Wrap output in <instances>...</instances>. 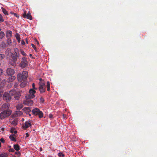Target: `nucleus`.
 Returning a JSON list of instances; mask_svg holds the SVG:
<instances>
[{"instance_id":"nucleus-2","label":"nucleus","mask_w":157,"mask_h":157,"mask_svg":"<svg viewBox=\"0 0 157 157\" xmlns=\"http://www.w3.org/2000/svg\"><path fill=\"white\" fill-rule=\"evenodd\" d=\"M28 76V72L26 71H23L21 73H19L17 75V79L20 82L22 80H24L27 78Z\"/></svg>"},{"instance_id":"nucleus-5","label":"nucleus","mask_w":157,"mask_h":157,"mask_svg":"<svg viewBox=\"0 0 157 157\" xmlns=\"http://www.w3.org/2000/svg\"><path fill=\"white\" fill-rule=\"evenodd\" d=\"M33 113L35 115H38L40 118L43 117V113L41 111L37 108H35L32 111Z\"/></svg>"},{"instance_id":"nucleus-55","label":"nucleus","mask_w":157,"mask_h":157,"mask_svg":"<svg viewBox=\"0 0 157 157\" xmlns=\"http://www.w3.org/2000/svg\"><path fill=\"white\" fill-rule=\"evenodd\" d=\"M26 42L27 44H28V41H27V39H26Z\"/></svg>"},{"instance_id":"nucleus-54","label":"nucleus","mask_w":157,"mask_h":157,"mask_svg":"<svg viewBox=\"0 0 157 157\" xmlns=\"http://www.w3.org/2000/svg\"><path fill=\"white\" fill-rule=\"evenodd\" d=\"M1 130L2 131H4V128H2V129H1Z\"/></svg>"},{"instance_id":"nucleus-60","label":"nucleus","mask_w":157,"mask_h":157,"mask_svg":"<svg viewBox=\"0 0 157 157\" xmlns=\"http://www.w3.org/2000/svg\"><path fill=\"white\" fill-rule=\"evenodd\" d=\"M28 114L29 115V116H31V115L30 114Z\"/></svg>"},{"instance_id":"nucleus-48","label":"nucleus","mask_w":157,"mask_h":157,"mask_svg":"<svg viewBox=\"0 0 157 157\" xmlns=\"http://www.w3.org/2000/svg\"><path fill=\"white\" fill-rule=\"evenodd\" d=\"M10 151L11 152H14V150L13 149V148H11L10 149Z\"/></svg>"},{"instance_id":"nucleus-46","label":"nucleus","mask_w":157,"mask_h":157,"mask_svg":"<svg viewBox=\"0 0 157 157\" xmlns=\"http://www.w3.org/2000/svg\"><path fill=\"white\" fill-rule=\"evenodd\" d=\"M13 14L16 17H17V18H18L19 17V16H18L17 14L16 13H13Z\"/></svg>"},{"instance_id":"nucleus-1","label":"nucleus","mask_w":157,"mask_h":157,"mask_svg":"<svg viewBox=\"0 0 157 157\" xmlns=\"http://www.w3.org/2000/svg\"><path fill=\"white\" fill-rule=\"evenodd\" d=\"M12 112L10 109H6L0 113V119L2 120L8 117L11 114Z\"/></svg>"},{"instance_id":"nucleus-61","label":"nucleus","mask_w":157,"mask_h":157,"mask_svg":"<svg viewBox=\"0 0 157 157\" xmlns=\"http://www.w3.org/2000/svg\"><path fill=\"white\" fill-rule=\"evenodd\" d=\"M1 143L0 142V147H1Z\"/></svg>"},{"instance_id":"nucleus-23","label":"nucleus","mask_w":157,"mask_h":157,"mask_svg":"<svg viewBox=\"0 0 157 157\" xmlns=\"http://www.w3.org/2000/svg\"><path fill=\"white\" fill-rule=\"evenodd\" d=\"M17 92L15 90H13L10 91L9 94H10L11 96H13L15 95Z\"/></svg>"},{"instance_id":"nucleus-15","label":"nucleus","mask_w":157,"mask_h":157,"mask_svg":"<svg viewBox=\"0 0 157 157\" xmlns=\"http://www.w3.org/2000/svg\"><path fill=\"white\" fill-rule=\"evenodd\" d=\"M24 18H27L29 19L30 20H32V16L29 12L28 13H27V15H26L25 17H24Z\"/></svg>"},{"instance_id":"nucleus-4","label":"nucleus","mask_w":157,"mask_h":157,"mask_svg":"<svg viewBox=\"0 0 157 157\" xmlns=\"http://www.w3.org/2000/svg\"><path fill=\"white\" fill-rule=\"evenodd\" d=\"M36 91L32 89H30L29 91V94L26 95L25 98L26 99L33 98L35 97V94Z\"/></svg>"},{"instance_id":"nucleus-56","label":"nucleus","mask_w":157,"mask_h":157,"mask_svg":"<svg viewBox=\"0 0 157 157\" xmlns=\"http://www.w3.org/2000/svg\"><path fill=\"white\" fill-rule=\"evenodd\" d=\"M17 84H16L15 85H14V86H17Z\"/></svg>"},{"instance_id":"nucleus-26","label":"nucleus","mask_w":157,"mask_h":157,"mask_svg":"<svg viewBox=\"0 0 157 157\" xmlns=\"http://www.w3.org/2000/svg\"><path fill=\"white\" fill-rule=\"evenodd\" d=\"M17 120L14 119L11 122V124L14 126H16L17 124Z\"/></svg>"},{"instance_id":"nucleus-10","label":"nucleus","mask_w":157,"mask_h":157,"mask_svg":"<svg viewBox=\"0 0 157 157\" xmlns=\"http://www.w3.org/2000/svg\"><path fill=\"white\" fill-rule=\"evenodd\" d=\"M31 126V124L29 121H26L25 122L22 126L23 128L25 129Z\"/></svg>"},{"instance_id":"nucleus-62","label":"nucleus","mask_w":157,"mask_h":157,"mask_svg":"<svg viewBox=\"0 0 157 157\" xmlns=\"http://www.w3.org/2000/svg\"><path fill=\"white\" fill-rule=\"evenodd\" d=\"M41 79H41V78H40V80H41Z\"/></svg>"},{"instance_id":"nucleus-32","label":"nucleus","mask_w":157,"mask_h":157,"mask_svg":"<svg viewBox=\"0 0 157 157\" xmlns=\"http://www.w3.org/2000/svg\"><path fill=\"white\" fill-rule=\"evenodd\" d=\"M23 105H18L16 106V108L17 109H20L22 108Z\"/></svg>"},{"instance_id":"nucleus-31","label":"nucleus","mask_w":157,"mask_h":157,"mask_svg":"<svg viewBox=\"0 0 157 157\" xmlns=\"http://www.w3.org/2000/svg\"><path fill=\"white\" fill-rule=\"evenodd\" d=\"M27 11L26 10H24L23 12L22 13V16L23 18L25 17L26 15H27Z\"/></svg>"},{"instance_id":"nucleus-47","label":"nucleus","mask_w":157,"mask_h":157,"mask_svg":"<svg viewBox=\"0 0 157 157\" xmlns=\"http://www.w3.org/2000/svg\"><path fill=\"white\" fill-rule=\"evenodd\" d=\"M26 135V138H27L29 137V134L28 133H26L25 134Z\"/></svg>"},{"instance_id":"nucleus-39","label":"nucleus","mask_w":157,"mask_h":157,"mask_svg":"<svg viewBox=\"0 0 157 157\" xmlns=\"http://www.w3.org/2000/svg\"><path fill=\"white\" fill-rule=\"evenodd\" d=\"M31 45L32 46L33 48V49L36 51L37 48L35 46V45H34L33 44H32Z\"/></svg>"},{"instance_id":"nucleus-53","label":"nucleus","mask_w":157,"mask_h":157,"mask_svg":"<svg viewBox=\"0 0 157 157\" xmlns=\"http://www.w3.org/2000/svg\"><path fill=\"white\" fill-rule=\"evenodd\" d=\"M40 151H42V148H41V147H40Z\"/></svg>"},{"instance_id":"nucleus-20","label":"nucleus","mask_w":157,"mask_h":157,"mask_svg":"<svg viewBox=\"0 0 157 157\" xmlns=\"http://www.w3.org/2000/svg\"><path fill=\"white\" fill-rule=\"evenodd\" d=\"M13 147L14 149L17 151H18L20 150V146L17 144H14Z\"/></svg>"},{"instance_id":"nucleus-12","label":"nucleus","mask_w":157,"mask_h":157,"mask_svg":"<svg viewBox=\"0 0 157 157\" xmlns=\"http://www.w3.org/2000/svg\"><path fill=\"white\" fill-rule=\"evenodd\" d=\"M14 114L15 117H18L22 115V112L20 110L16 111L15 112Z\"/></svg>"},{"instance_id":"nucleus-57","label":"nucleus","mask_w":157,"mask_h":157,"mask_svg":"<svg viewBox=\"0 0 157 157\" xmlns=\"http://www.w3.org/2000/svg\"><path fill=\"white\" fill-rule=\"evenodd\" d=\"M36 41V42H37V44H39L38 42L37 41V40Z\"/></svg>"},{"instance_id":"nucleus-40","label":"nucleus","mask_w":157,"mask_h":157,"mask_svg":"<svg viewBox=\"0 0 157 157\" xmlns=\"http://www.w3.org/2000/svg\"><path fill=\"white\" fill-rule=\"evenodd\" d=\"M33 90H37V88L35 87V85L34 83H33L32 85Z\"/></svg>"},{"instance_id":"nucleus-37","label":"nucleus","mask_w":157,"mask_h":157,"mask_svg":"<svg viewBox=\"0 0 157 157\" xmlns=\"http://www.w3.org/2000/svg\"><path fill=\"white\" fill-rule=\"evenodd\" d=\"M10 132L12 133H14V134H16L17 133V131L16 130L14 131L13 129H12L11 130Z\"/></svg>"},{"instance_id":"nucleus-6","label":"nucleus","mask_w":157,"mask_h":157,"mask_svg":"<svg viewBox=\"0 0 157 157\" xmlns=\"http://www.w3.org/2000/svg\"><path fill=\"white\" fill-rule=\"evenodd\" d=\"M3 98L4 101L8 102L11 100V96L9 93L5 92L3 94Z\"/></svg>"},{"instance_id":"nucleus-16","label":"nucleus","mask_w":157,"mask_h":157,"mask_svg":"<svg viewBox=\"0 0 157 157\" xmlns=\"http://www.w3.org/2000/svg\"><path fill=\"white\" fill-rule=\"evenodd\" d=\"M9 105L8 103H6L2 105V108L3 109H7L9 108Z\"/></svg>"},{"instance_id":"nucleus-18","label":"nucleus","mask_w":157,"mask_h":157,"mask_svg":"<svg viewBox=\"0 0 157 157\" xmlns=\"http://www.w3.org/2000/svg\"><path fill=\"white\" fill-rule=\"evenodd\" d=\"M23 110L25 111L27 114H29L31 111V110L29 107H25L24 108Z\"/></svg>"},{"instance_id":"nucleus-43","label":"nucleus","mask_w":157,"mask_h":157,"mask_svg":"<svg viewBox=\"0 0 157 157\" xmlns=\"http://www.w3.org/2000/svg\"><path fill=\"white\" fill-rule=\"evenodd\" d=\"M15 154L17 155L18 156H19L21 155V153L19 151H16L15 152Z\"/></svg>"},{"instance_id":"nucleus-33","label":"nucleus","mask_w":157,"mask_h":157,"mask_svg":"<svg viewBox=\"0 0 157 157\" xmlns=\"http://www.w3.org/2000/svg\"><path fill=\"white\" fill-rule=\"evenodd\" d=\"M5 57V55L4 54H0V60H2Z\"/></svg>"},{"instance_id":"nucleus-50","label":"nucleus","mask_w":157,"mask_h":157,"mask_svg":"<svg viewBox=\"0 0 157 157\" xmlns=\"http://www.w3.org/2000/svg\"><path fill=\"white\" fill-rule=\"evenodd\" d=\"M63 117L64 118H66V115L63 114Z\"/></svg>"},{"instance_id":"nucleus-19","label":"nucleus","mask_w":157,"mask_h":157,"mask_svg":"<svg viewBox=\"0 0 157 157\" xmlns=\"http://www.w3.org/2000/svg\"><path fill=\"white\" fill-rule=\"evenodd\" d=\"M14 135L11 134L9 136V138L12 141L16 142V141L15 138L14 137Z\"/></svg>"},{"instance_id":"nucleus-44","label":"nucleus","mask_w":157,"mask_h":157,"mask_svg":"<svg viewBox=\"0 0 157 157\" xmlns=\"http://www.w3.org/2000/svg\"><path fill=\"white\" fill-rule=\"evenodd\" d=\"M3 72V70L1 69H0V76L1 75H2Z\"/></svg>"},{"instance_id":"nucleus-3","label":"nucleus","mask_w":157,"mask_h":157,"mask_svg":"<svg viewBox=\"0 0 157 157\" xmlns=\"http://www.w3.org/2000/svg\"><path fill=\"white\" fill-rule=\"evenodd\" d=\"M19 51L18 48H16L14 49V52L11 53V58L13 61L16 62L17 59L20 57Z\"/></svg>"},{"instance_id":"nucleus-21","label":"nucleus","mask_w":157,"mask_h":157,"mask_svg":"<svg viewBox=\"0 0 157 157\" xmlns=\"http://www.w3.org/2000/svg\"><path fill=\"white\" fill-rule=\"evenodd\" d=\"M8 155L7 153L3 152L0 154V157H8Z\"/></svg>"},{"instance_id":"nucleus-51","label":"nucleus","mask_w":157,"mask_h":157,"mask_svg":"<svg viewBox=\"0 0 157 157\" xmlns=\"http://www.w3.org/2000/svg\"><path fill=\"white\" fill-rule=\"evenodd\" d=\"M20 39H21L17 40V41H18V42L19 43L20 42V41H21Z\"/></svg>"},{"instance_id":"nucleus-38","label":"nucleus","mask_w":157,"mask_h":157,"mask_svg":"<svg viewBox=\"0 0 157 157\" xmlns=\"http://www.w3.org/2000/svg\"><path fill=\"white\" fill-rule=\"evenodd\" d=\"M44 99L42 97H41L40 98V102L41 103H43L44 102Z\"/></svg>"},{"instance_id":"nucleus-42","label":"nucleus","mask_w":157,"mask_h":157,"mask_svg":"<svg viewBox=\"0 0 157 157\" xmlns=\"http://www.w3.org/2000/svg\"><path fill=\"white\" fill-rule=\"evenodd\" d=\"M0 141L2 142V143H5V140H4V139L3 138H1L0 139Z\"/></svg>"},{"instance_id":"nucleus-52","label":"nucleus","mask_w":157,"mask_h":157,"mask_svg":"<svg viewBox=\"0 0 157 157\" xmlns=\"http://www.w3.org/2000/svg\"><path fill=\"white\" fill-rule=\"evenodd\" d=\"M45 85V83H43L41 85H42L43 86H43H44Z\"/></svg>"},{"instance_id":"nucleus-8","label":"nucleus","mask_w":157,"mask_h":157,"mask_svg":"<svg viewBox=\"0 0 157 157\" xmlns=\"http://www.w3.org/2000/svg\"><path fill=\"white\" fill-rule=\"evenodd\" d=\"M33 103V101L30 99H26V100L24 101L23 102V104H24L28 106L32 105Z\"/></svg>"},{"instance_id":"nucleus-41","label":"nucleus","mask_w":157,"mask_h":157,"mask_svg":"<svg viewBox=\"0 0 157 157\" xmlns=\"http://www.w3.org/2000/svg\"><path fill=\"white\" fill-rule=\"evenodd\" d=\"M4 21V20L2 18V16L0 14V22H3Z\"/></svg>"},{"instance_id":"nucleus-13","label":"nucleus","mask_w":157,"mask_h":157,"mask_svg":"<svg viewBox=\"0 0 157 157\" xmlns=\"http://www.w3.org/2000/svg\"><path fill=\"white\" fill-rule=\"evenodd\" d=\"M12 36V32L10 30H9L6 32V38H10Z\"/></svg>"},{"instance_id":"nucleus-28","label":"nucleus","mask_w":157,"mask_h":157,"mask_svg":"<svg viewBox=\"0 0 157 157\" xmlns=\"http://www.w3.org/2000/svg\"><path fill=\"white\" fill-rule=\"evenodd\" d=\"M5 34L4 33L2 32H0V39H2L5 36Z\"/></svg>"},{"instance_id":"nucleus-11","label":"nucleus","mask_w":157,"mask_h":157,"mask_svg":"<svg viewBox=\"0 0 157 157\" xmlns=\"http://www.w3.org/2000/svg\"><path fill=\"white\" fill-rule=\"evenodd\" d=\"M21 96V93L20 91L17 92L14 95V98L16 100H18Z\"/></svg>"},{"instance_id":"nucleus-36","label":"nucleus","mask_w":157,"mask_h":157,"mask_svg":"<svg viewBox=\"0 0 157 157\" xmlns=\"http://www.w3.org/2000/svg\"><path fill=\"white\" fill-rule=\"evenodd\" d=\"M16 62H14V61H12L11 62V63H10V64L13 66H14L16 65Z\"/></svg>"},{"instance_id":"nucleus-49","label":"nucleus","mask_w":157,"mask_h":157,"mask_svg":"<svg viewBox=\"0 0 157 157\" xmlns=\"http://www.w3.org/2000/svg\"><path fill=\"white\" fill-rule=\"evenodd\" d=\"M49 116L50 118H52L53 117V115L52 114H50Z\"/></svg>"},{"instance_id":"nucleus-45","label":"nucleus","mask_w":157,"mask_h":157,"mask_svg":"<svg viewBox=\"0 0 157 157\" xmlns=\"http://www.w3.org/2000/svg\"><path fill=\"white\" fill-rule=\"evenodd\" d=\"M21 44L24 45L25 44V43L23 40H22L21 41Z\"/></svg>"},{"instance_id":"nucleus-58","label":"nucleus","mask_w":157,"mask_h":157,"mask_svg":"<svg viewBox=\"0 0 157 157\" xmlns=\"http://www.w3.org/2000/svg\"><path fill=\"white\" fill-rule=\"evenodd\" d=\"M29 56H32V54H30Z\"/></svg>"},{"instance_id":"nucleus-27","label":"nucleus","mask_w":157,"mask_h":157,"mask_svg":"<svg viewBox=\"0 0 157 157\" xmlns=\"http://www.w3.org/2000/svg\"><path fill=\"white\" fill-rule=\"evenodd\" d=\"M2 11L4 14L6 15H8V13L7 11L3 7L2 8Z\"/></svg>"},{"instance_id":"nucleus-34","label":"nucleus","mask_w":157,"mask_h":157,"mask_svg":"<svg viewBox=\"0 0 157 157\" xmlns=\"http://www.w3.org/2000/svg\"><path fill=\"white\" fill-rule=\"evenodd\" d=\"M15 37L17 40L21 39L20 35L18 33H16Z\"/></svg>"},{"instance_id":"nucleus-14","label":"nucleus","mask_w":157,"mask_h":157,"mask_svg":"<svg viewBox=\"0 0 157 157\" xmlns=\"http://www.w3.org/2000/svg\"><path fill=\"white\" fill-rule=\"evenodd\" d=\"M16 78V77L14 76H11L9 78L7 79V81L8 82H11L13 81Z\"/></svg>"},{"instance_id":"nucleus-17","label":"nucleus","mask_w":157,"mask_h":157,"mask_svg":"<svg viewBox=\"0 0 157 157\" xmlns=\"http://www.w3.org/2000/svg\"><path fill=\"white\" fill-rule=\"evenodd\" d=\"M38 89L40 93H44L45 91V88H44L42 85H40Z\"/></svg>"},{"instance_id":"nucleus-59","label":"nucleus","mask_w":157,"mask_h":157,"mask_svg":"<svg viewBox=\"0 0 157 157\" xmlns=\"http://www.w3.org/2000/svg\"><path fill=\"white\" fill-rule=\"evenodd\" d=\"M11 14H13V13H14L13 12H11Z\"/></svg>"},{"instance_id":"nucleus-9","label":"nucleus","mask_w":157,"mask_h":157,"mask_svg":"<svg viewBox=\"0 0 157 157\" xmlns=\"http://www.w3.org/2000/svg\"><path fill=\"white\" fill-rule=\"evenodd\" d=\"M6 73L8 75H12L14 73V71L13 69L8 68L7 69Z\"/></svg>"},{"instance_id":"nucleus-7","label":"nucleus","mask_w":157,"mask_h":157,"mask_svg":"<svg viewBox=\"0 0 157 157\" xmlns=\"http://www.w3.org/2000/svg\"><path fill=\"white\" fill-rule=\"evenodd\" d=\"M27 59L25 57H24L22 58V60L21 61L20 64V66L24 68L27 65Z\"/></svg>"},{"instance_id":"nucleus-22","label":"nucleus","mask_w":157,"mask_h":157,"mask_svg":"<svg viewBox=\"0 0 157 157\" xmlns=\"http://www.w3.org/2000/svg\"><path fill=\"white\" fill-rule=\"evenodd\" d=\"M6 42L8 44L10 45L12 44V40L10 38H7Z\"/></svg>"},{"instance_id":"nucleus-35","label":"nucleus","mask_w":157,"mask_h":157,"mask_svg":"<svg viewBox=\"0 0 157 157\" xmlns=\"http://www.w3.org/2000/svg\"><path fill=\"white\" fill-rule=\"evenodd\" d=\"M58 155L59 157H64L65 156V155L62 152L59 153Z\"/></svg>"},{"instance_id":"nucleus-63","label":"nucleus","mask_w":157,"mask_h":157,"mask_svg":"<svg viewBox=\"0 0 157 157\" xmlns=\"http://www.w3.org/2000/svg\"><path fill=\"white\" fill-rule=\"evenodd\" d=\"M1 30V29L0 28V31Z\"/></svg>"},{"instance_id":"nucleus-25","label":"nucleus","mask_w":157,"mask_h":157,"mask_svg":"<svg viewBox=\"0 0 157 157\" xmlns=\"http://www.w3.org/2000/svg\"><path fill=\"white\" fill-rule=\"evenodd\" d=\"M27 82H23L20 84V86L21 87L23 88L26 85Z\"/></svg>"},{"instance_id":"nucleus-30","label":"nucleus","mask_w":157,"mask_h":157,"mask_svg":"<svg viewBox=\"0 0 157 157\" xmlns=\"http://www.w3.org/2000/svg\"><path fill=\"white\" fill-rule=\"evenodd\" d=\"M20 52L23 56H27V55L23 51V50H22V49H20Z\"/></svg>"},{"instance_id":"nucleus-24","label":"nucleus","mask_w":157,"mask_h":157,"mask_svg":"<svg viewBox=\"0 0 157 157\" xmlns=\"http://www.w3.org/2000/svg\"><path fill=\"white\" fill-rule=\"evenodd\" d=\"M11 53V50L10 48H8L6 51L5 53L6 56H9Z\"/></svg>"},{"instance_id":"nucleus-29","label":"nucleus","mask_w":157,"mask_h":157,"mask_svg":"<svg viewBox=\"0 0 157 157\" xmlns=\"http://www.w3.org/2000/svg\"><path fill=\"white\" fill-rule=\"evenodd\" d=\"M50 84L49 82V81H48L47 82V85L46 86L47 89L48 91H49L50 90Z\"/></svg>"}]
</instances>
